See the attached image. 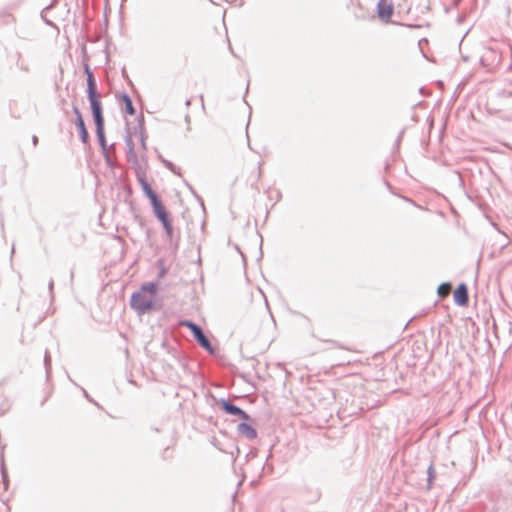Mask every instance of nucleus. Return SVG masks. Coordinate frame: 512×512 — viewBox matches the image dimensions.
<instances>
[{
  "mask_svg": "<svg viewBox=\"0 0 512 512\" xmlns=\"http://www.w3.org/2000/svg\"><path fill=\"white\" fill-rule=\"evenodd\" d=\"M138 126L141 129V132H140L141 146H142L143 149H146L145 135H144V132H143V126H144V117H143V115H140L138 117Z\"/></svg>",
  "mask_w": 512,
  "mask_h": 512,
  "instance_id": "21",
  "label": "nucleus"
},
{
  "mask_svg": "<svg viewBox=\"0 0 512 512\" xmlns=\"http://www.w3.org/2000/svg\"><path fill=\"white\" fill-rule=\"evenodd\" d=\"M124 140H125V144L127 146V149H130V147H134L132 137H131V135L129 133L126 134Z\"/></svg>",
  "mask_w": 512,
  "mask_h": 512,
  "instance_id": "27",
  "label": "nucleus"
},
{
  "mask_svg": "<svg viewBox=\"0 0 512 512\" xmlns=\"http://www.w3.org/2000/svg\"><path fill=\"white\" fill-rule=\"evenodd\" d=\"M158 289V283L155 281L145 282L141 285L139 291L147 294L148 296H152L155 300L156 292Z\"/></svg>",
  "mask_w": 512,
  "mask_h": 512,
  "instance_id": "15",
  "label": "nucleus"
},
{
  "mask_svg": "<svg viewBox=\"0 0 512 512\" xmlns=\"http://www.w3.org/2000/svg\"><path fill=\"white\" fill-rule=\"evenodd\" d=\"M166 273V269L164 267H162L160 270H159V277H163Z\"/></svg>",
  "mask_w": 512,
  "mask_h": 512,
  "instance_id": "32",
  "label": "nucleus"
},
{
  "mask_svg": "<svg viewBox=\"0 0 512 512\" xmlns=\"http://www.w3.org/2000/svg\"><path fill=\"white\" fill-rule=\"evenodd\" d=\"M96 137L101 147L102 152L108 150L106 136H105V124L95 125Z\"/></svg>",
  "mask_w": 512,
  "mask_h": 512,
  "instance_id": "13",
  "label": "nucleus"
},
{
  "mask_svg": "<svg viewBox=\"0 0 512 512\" xmlns=\"http://www.w3.org/2000/svg\"><path fill=\"white\" fill-rule=\"evenodd\" d=\"M18 66L21 70L25 71V72H28L29 71V68L27 65H24L23 63H18Z\"/></svg>",
  "mask_w": 512,
  "mask_h": 512,
  "instance_id": "31",
  "label": "nucleus"
},
{
  "mask_svg": "<svg viewBox=\"0 0 512 512\" xmlns=\"http://www.w3.org/2000/svg\"><path fill=\"white\" fill-rule=\"evenodd\" d=\"M0 470H1V476H2V480H3L4 489L7 490L8 489V485H9V480H8V473H7V470H6L3 458H2V461H1Z\"/></svg>",
  "mask_w": 512,
  "mask_h": 512,
  "instance_id": "20",
  "label": "nucleus"
},
{
  "mask_svg": "<svg viewBox=\"0 0 512 512\" xmlns=\"http://www.w3.org/2000/svg\"><path fill=\"white\" fill-rule=\"evenodd\" d=\"M130 306L140 316L157 309L153 297L148 296L139 290L132 293Z\"/></svg>",
  "mask_w": 512,
  "mask_h": 512,
  "instance_id": "2",
  "label": "nucleus"
},
{
  "mask_svg": "<svg viewBox=\"0 0 512 512\" xmlns=\"http://www.w3.org/2000/svg\"><path fill=\"white\" fill-rule=\"evenodd\" d=\"M454 303L460 307H465L469 303L468 287L465 283H460L453 294Z\"/></svg>",
  "mask_w": 512,
  "mask_h": 512,
  "instance_id": "8",
  "label": "nucleus"
},
{
  "mask_svg": "<svg viewBox=\"0 0 512 512\" xmlns=\"http://www.w3.org/2000/svg\"><path fill=\"white\" fill-rule=\"evenodd\" d=\"M135 174L137 181L142 188L143 193L150 200V203H154L156 200H158L159 197L156 194V192L152 189L151 185L148 183L145 172L142 170L141 166H138L135 169Z\"/></svg>",
  "mask_w": 512,
  "mask_h": 512,
  "instance_id": "4",
  "label": "nucleus"
},
{
  "mask_svg": "<svg viewBox=\"0 0 512 512\" xmlns=\"http://www.w3.org/2000/svg\"><path fill=\"white\" fill-rule=\"evenodd\" d=\"M328 342L331 343L334 347H337V348H340V349H346L344 346H342L341 344L337 343L336 341L329 340Z\"/></svg>",
  "mask_w": 512,
  "mask_h": 512,
  "instance_id": "30",
  "label": "nucleus"
},
{
  "mask_svg": "<svg viewBox=\"0 0 512 512\" xmlns=\"http://www.w3.org/2000/svg\"><path fill=\"white\" fill-rule=\"evenodd\" d=\"M155 217L160 221L164 222L170 219V213L167 211L160 199L151 203Z\"/></svg>",
  "mask_w": 512,
  "mask_h": 512,
  "instance_id": "10",
  "label": "nucleus"
},
{
  "mask_svg": "<svg viewBox=\"0 0 512 512\" xmlns=\"http://www.w3.org/2000/svg\"><path fill=\"white\" fill-rule=\"evenodd\" d=\"M500 60V54L492 48L486 49L480 57L481 65L487 70H492L494 67H496L500 63Z\"/></svg>",
  "mask_w": 512,
  "mask_h": 512,
  "instance_id": "7",
  "label": "nucleus"
},
{
  "mask_svg": "<svg viewBox=\"0 0 512 512\" xmlns=\"http://www.w3.org/2000/svg\"><path fill=\"white\" fill-rule=\"evenodd\" d=\"M164 230H165V233L167 235V237L172 240L173 238V235H174V229H173V225H172V220L171 218L164 221V222H161Z\"/></svg>",
  "mask_w": 512,
  "mask_h": 512,
  "instance_id": "17",
  "label": "nucleus"
},
{
  "mask_svg": "<svg viewBox=\"0 0 512 512\" xmlns=\"http://www.w3.org/2000/svg\"><path fill=\"white\" fill-rule=\"evenodd\" d=\"M190 105H191V100H190V99H187V100L185 101V106H186V107H189Z\"/></svg>",
  "mask_w": 512,
  "mask_h": 512,
  "instance_id": "34",
  "label": "nucleus"
},
{
  "mask_svg": "<svg viewBox=\"0 0 512 512\" xmlns=\"http://www.w3.org/2000/svg\"><path fill=\"white\" fill-rule=\"evenodd\" d=\"M451 288V283L449 282H443L441 283L437 288V293L440 297H444L447 295L449 289Z\"/></svg>",
  "mask_w": 512,
  "mask_h": 512,
  "instance_id": "22",
  "label": "nucleus"
},
{
  "mask_svg": "<svg viewBox=\"0 0 512 512\" xmlns=\"http://www.w3.org/2000/svg\"><path fill=\"white\" fill-rule=\"evenodd\" d=\"M32 143H33L34 146H36L38 144V137L36 135H34L32 137Z\"/></svg>",
  "mask_w": 512,
  "mask_h": 512,
  "instance_id": "33",
  "label": "nucleus"
},
{
  "mask_svg": "<svg viewBox=\"0 0 512 512\" xmlns=\"http://www.w3.org/2000/svg\"><path fill=\"white\" fill-rule=\"evenodd\" d=\"M436 478V471L433 464H430L427 469V488L431 489Z\"/></svg>",
  "mask_w": 512,
  "mask_h": 512,
  "instance_id": "16",
  "label": "nucleus"
},
{
  "mask_svg": "<svg viewBox=\"0 0 512 512\" xmlns=\"http://www.w3.org/2000/svg\"><path fill=\"white\" fill-rule=\"evenodd\" d=\"M237 430L241 436L245 437L248 440H253V439L257 438L256 429L252 425H250L246 422H241L238 425Z\"/></svg>",
  "mask_w": 512,
  "mask_h": 512,
  "instance_id": "11",
  "label": "nucleus"
},
{
  "mask_svg": "<svg viewBox=\"0 0 512 512\" xmlns=\"http://www.w3.org/2000/svg\"><path fill=\"white\" fill-rule=\"evenodd\" d=\"M102 154H103V157L105 159L107 166L110 168H114L115 164H114L112 158L110 157L108 150L105 152H102Z\"/></svg>",
  "mask_w": 512,
  "mask_h": 512,
  "instance_id": "26",
  "label": "nucleus"
},
{
  "mask_svg": "<svg viewBox=\"0 0 512 512\" xmlns=\"http://www.w3.org/2000/svg\"><path fill=\"white\" fill-rule=\"evenodd\" d=\"M190 121H191L190 115H189V114H186V115H185V122H186V124H187V130H188V131H190V130H191Z\"/></svg>",
  "mask_w": 512,
  "mask_h": 512,
  "instance_id": "29",
  "label": "nucleus"
},
{
  "mask_svg": "<svg viewBox=\"0 0 512 512\" xmlns=\"http://www.w3.org/2000/svg\"><path fill=\"white\" fill-rule=\"evenodd\" d=\"M311 502H318L322 497V491L320 488L308 489Z\"/></svg>",
  "mask_w": 512,
  "mask_h": 512,
  "instance_id": "18",
  "label": "nucleus"
},
{
  "mask_svg": "<svg viewBox=\"0 0 512 512\" xmlns=\"http://www.w3.org/2000/svg\"><path fill=\"white\" fill-rule=\"evenodd\" d=\"M160 160L161 162L164 164V166L170 170L172 173L176 174V175H180L179 173V169L169 160H166L164 159L163 157L160 156Z\"/></svg>",
  "mask_w": 512,
  "mask_h": 512,
  "instance_id": "23",
  "label": "nucleus"
},
{
  "mask_svg": "<svg viewBox=\"0 0 512 512\" xmlns=\"http://www.w3.org/2000/svg\"><path fill=\"white\" fill-rule=\"evenodd\" d=\"M120 101L124 104V111L128 115H134L136 113V109L133 105L131 97L123 92L120 96Z\"/></svg>",
  "mask_w": 512,
  "mask_h": 512,
  "instance_id": "14",
  "label": "nucleus"
},
{
  "mask_svg": "<svg viewBox=\"0 0 512 512\" xmlns=\"http://www.w3.org/2000/svg\"><path fill=\"white\" fill-rule=\"evenodd\" d=\"M44 366H45L46 376H47V378H49L50 373H51V356H50L48 350H46L45 354H44Z\"/></svg>",
  "mask_w": 512,
  "mask_h": 512,
  "instance_id": "24",
  "label": "nucleus"
},
{
  "mask_svg": "<svg viewBox=\"0 0 512 512\" xmlns=\"http://www.w3.org/2000/svg\"><path fill=\"white\" fill-rule=\"evenodd\" d=\"M56 0H54L50 5L46 6L42 11H41V18L45 21V23L49 26H53V22L48 20L47 17H45V13L47 10L51 9L53 6H54V3H55Z\"/></svg>",
  "mask_w": 512,
  "mask_h": 512,
  "instance_id": "25",
  "label": "nucleus"
},
{
  "mask_svg": "<svg viewBox=\"0 0 512 512\" xmlns=\"http://www.w3.org/2000/svg\"><path fill=\"white\" fill-rule=\"evenodd\" d=\"M72 111L75 115V126L79 133L80 140L83 144H88L90 137L82 113L75 104L72 105Z\"/></svg>",
  "mask_w": 512,
  "mask_h": 512,
  "instance_id": "6",
  "label": "nucleus"
},
{
  "mask_svg": "<svg viewBox=\"0 0 512 512\" xmlns=\"http://www.w3.org/2000/svg\"><path fill=\"white\" fill-rule=\"evenodd\" d=\"M48 289H49V293H50V296L51 298H53V289H54V281L53 279H51L48 283Z\"/></svg>",
  "mask_w": 512,
  "mask_h": 512,
  "instance_id": "28",
  "label": "nucleus"
},
{
  "mask_svg": "<svg viewBox=\"0 0 512 512\" xmlns=\"http://www.w3.org/2000/svg\"><path fill=\"white\" fill-rule=\"evenodd\" d=\"M219 404L221 406V409L226 414H229L232 416H237L238 418H240L244 421H248L251 419L250 415L246 411H244L242 408L238 407L237 405H235L233 402H231L228 399L221 398L219 400Z\"/></svg>",
  "mask_w": 512,
  "mask_h": 512,
  "instance_id": "5",
  "label": "nucleus"
},
{
  "mask_svg": "<svg viewBox=\"0 0 512 512\" xmlns=\"http://www.w3.org/2000/svg\"><path fill=\"white\" fill-rule=\"evenodd\" d=\"M127 159L129 162L133 163V165L135 166V169L140 166L139 163H138V158H137V155L134 151V147H130V149H127Z\"/></svg>",
  "mask_w": 512,
  "mask_h": 512,
  "instance_id": "19",
  "label": "nucleus"
},
{
  "mask_svg": "<svg viewBox=\"0 0 512 512\" xmlns=\"http://www.w3.org/2000/svg\"><path fill=\"white\" fill-rule=\"evenodd\" d=\"M87 81V98L90 103L92 117L95 125L105 124L101 94L97 90V83L89 64H84Z\"/></svg>",
  "mask_w": 512,
  "mask_h": 512,
  "instance_id": "1",
  "label": "nucleus"
},
{
  "mask_svg": "<svg viewBox=\"0 0 512 512\" xmlns=\"http://www.w3.org/2000/svg\"><path fill=\"white\" fill-rule=\"evenodd\" d=\"M83 392H84L85 397H86L87 399H89L90 401H92V400L89 398L88 393H87L84 389H83Z\"/></svg>",
  "mask_w": 512,
  "mask_h": 512,
  "instance_id": "35",
  "label": "nucleus"
},
{
  "mask_svg": "<svg viewBox=\"0 0 512 512\" xmlns=\"http://www.w3.org/2000/svg\"><path fill=\"white\" fill-rule=\"evenodd\" d=\"M183 326L188 328L190 332L192 333L194 339L199 344L200 347L205 349L209 354L214 355L216 353L215 348L211 344L210 340L205 335L203 329L200 325L197 323L191 321V320H185L183 321Z\"/></svg>",
  "mask_w": 512,
  "mask_h": 512,
  "instance_id": "3",
  "label": "nucleus"
},
{
  "mask_svg": "<svg viewBox=\"0 0 512 512\" xmlns=\"http://www.w3.org/2000/svg\"><path fill=\"white\" fill-rule=\"evenodd\" d=\"M326 469L321 464H315L310 467L308 477L315 482H320L325 476Z\"/></svg>",
  "mask_w": 512,
  "mask_h": 512,
  "instance_id": "12",
  "label": "nucleus"
},
{
  "mask_svg": "<svg viewBox=\"0 0 512 512\" xmlns=\"http://www.w3.org/2000/svg\"><path fill=\"white\" fill-rule=\"evenodd\" d=\"M393 5L387 0H379L377 3V15L383 21H389L393 15Z\"/></svg>",
  "mask_w": 512,
  "mask_h": 512,
  "instance_id": "9",
  "label": "nucleus"
}]
</instances>
